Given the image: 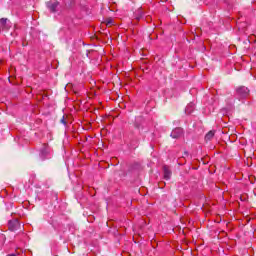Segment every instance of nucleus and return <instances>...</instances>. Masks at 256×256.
Returning a JSON list of instances; mask_svg holds the SVG:
<instances>
[{"label": "nucleus", "instance_id": "nucleus-1", "mask_svg": "<svg viewBox=\"0 0 256 256\" xmlns=\"http://www.w3.org/2000/svg\"><path fill=\"white\" fill-rule=\"evenodd\" d=\"M249 96V88L242 86L236 89V97L239 99V101L243 99H247Z\"/></svg>", "mask_w": 256, "mask_h": 256}, {"label": "nucleus", "instance_id": "nucleus-2", "mask_svg": "<svg viewBox=\"0 0 256 256\" xmlns=\"http://www.w3.org/2000/svg\"><path fill=\"white\" fill-rule=\"evenodd\" d=\"M40 158L42 161H45V159H51V149L47 144H44L40 150Z\"/></svg>", "mask_w": 256, "mask_h": 256}, {"label": "nucleus", "instance_id": "nucleus-3", "mask_svg": "<svg viewBox=\"0 0 256 256\" xmlns=\"http://www.w3.org/2000/svg\"><path fill=\"white\" fill-rule=\"evenodd\" d=\"M46 5H47L50 13H57V11L59 9V2L57 0H50L49 2H47Z\"/></svg>", "mask_w": 256, "mask_h": 256}, {"label": "nucleus", "instance_id": "nucleus-4", "mask_svg": "<svg viewBox=\"0 0 256 256\" xmlns=\"http://www.w3.org/2000/svg\"><path fill=\"white\" fill-rule=\"evenodd\" d=\"M8 227H9L10 231H17V229H19L21 227V223H19V220H17V219L10 220L8 222Z\"/></svg>", "mask_w": 256, "mask_h": 256}, {"label": "nucleus", "instance_id": "nucleus-5", "mask_svg": "<svg viewBox=\"0 0 256 256\" xmlns=\"http://www.w3.org/2000/svg\"><path fill=\"white\" fill-rule=\"evenodd\" d=\"M182 135H183V128H175L174 130H172L170 134L172 139H179V137H181Z\"/></svg>", "mask_w": 256, "mask_h": 256}, {"label": "nucleus", "instance_id": "nucleus-6", "mask_svg": "<svg viewBox=\"0 0 256 256\" xmlns=\"http://www.w3.org/2000/svg\"><path fill=\"white\" fill-rule=\"evenodd\" d=\"M193 111H195V103L193 102H190L186 108H185V113L187 115H191V113H193Z\"/></svg>", "mask_w": 256, "mask_h": 256}, {"label": "nucleus", "instance_id": "nucleus-7", "mask_svg": "<svg viewBox=\"0 0 256 256\" xmlns=\"http://www.w3.org/2000/svg\"><path fill=\"white\" fill-rule=\"evenodd\" d=\"M163 171H164V179H166V181H169V179H171V169H169L167 166H164Z\"/></svg>", "mask_w": 256, "mask_h": 256}, {"label": "nucleus", "instance_id": "nucleus-8", "mask_svg": "<svg viewBox=\"0 0 256 256\" xmlns=\"http://www.w3.org/2000/svg\"><path fill=\"white\" fill-rule=\"evenodd\" d=\"M215 137V131L211 130L205 135V140L206 141H211Z\"/></svg>", "mask_w": 256, "mask_h": 256}, {"label": "nucleus", "instance_id": "nucleus-9", "mask_svg": "<svg viewBox=\"0 0 256 256\" xmlns=\"http://www.w3.org/2000/svg\"><path fill=\"white\" fill-rule=\"evenodd\" d=\"M75 0H63L66 7H72Z\"/></svg>", "mask_w": 256, "mask_h": 256}, {"label": "nucleus", "instance_id": "nucleus-10", "mask_svg": "<svg viewBox=\"0 0 256 256\" xmlns=\"http://www.w3.org/2000/svg\"><path fill=\"white\" fill-rule=\"evenodd\" d=\"M5 235L4 234H0V249L1 247H3V245H5Z\"/></svg>", "mask_w": 256, "mask_h": 256}, {"label": "nucleus", "instance_id": "nucleus-11", "mask_svg": "<svg viewBox=\"0 0 256 256\" xmlns=\"http://www.w3.org/2000/svg\"><path fill=\"white\" fill-rule=\"evenodd\" d=\"M4 25H7V18L0 19V27H4Z\"/></svg>", "mask_w": 256, "mask_h": 256}, {"label": "nucleus", "instance_id": "nucleus-12", "mask_svg": "<svg viewBox=\"0 0 256 256\" xmlns=\"http://www.w3.org/2000/svg\"><path fill=\"white\" fill-rule=\"evenodd\" d=\"M113 23V20H109L108 22H107V25H111Z\"/></svg>", "mask_w": 256, "mask_h": 256}, {"label": "nucleus", "instance_id": "nucleus-13", "mask_svg": "<svg viewBox=\"0 0 256 256\" xmlns=\"http://www.w3.org/2000/svg\"><path fill=\"white\" fill-rule=\"evenodd\" d=\"M22 235H23V237L27 238V234L23 233Z\"/></svg>", "mask_w": 256, "mask_h": 256}, {"label": "nucleus", "instance_id": "nucleus-14", "mask_svg": "<svg viewBox=\"0 0 256 256\" xmlns=\"http://www.w3.org/2000/svg\"><path fill=\"white\" fill-rule=\"evenodd\" d=\"M7 256H17V255H15V254H8Z\"/></svg>", "mask_w": 256, "mask_h": 256}, {"label": "nucleus", "instance_id": "nucleus-15", "mask_svg": "<svg viewBox=\"0 0 256 256\" xmlns=\"http://www.w3.org/2000/svg\"><path fill=\"white\" fill-rule=\"evenodd\" d=\"M61 122L65 124V120L64 119H62Z\"/></svg>", "mask_w": 256, "mask_h": 256}]
</instances>
